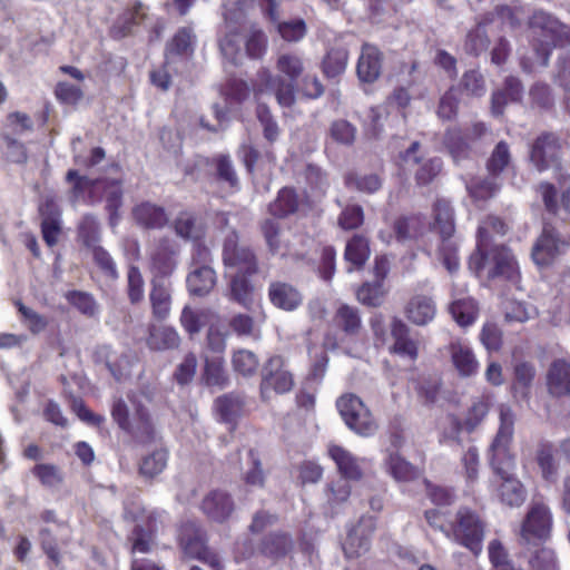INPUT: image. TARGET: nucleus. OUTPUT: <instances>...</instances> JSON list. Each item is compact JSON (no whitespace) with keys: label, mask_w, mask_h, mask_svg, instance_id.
<instances>
[{"label":"nucleus","mask_w":570,"mask_h":570,"mask_svg":"<svg viewBox=\"0 0 570 570\" xmlns=\"http://www.w3.org/2000/svg\"><path fill=\"white\" fill-rule=\"evenodd\" d=\"M149 299L153 308V315L156 318L165 320L169 315L171 306V289L169 285L154 281Z\"/></svg>","instance_id":"c756f323"},{"label":"nucleus","mask_w":570,"mask_h":570,"mask_svg":"<svg viewBox=\"0 0 570 570\" xmlns=\"http://www.w3.org/2000/svg\"><path fill=\"white\" fill-rule=\"evenodd\" d=\"M387 472L396 481H411L419 475V470L397 453H390L385 460Z\"/></svg>","instance_id":"e433bc0d"},{"label":"nucleus","mask_w":570,"mask_h":570,"mask_svg":"<svg viewBox=\"0 0 570 570\" xmlns=\"http://www.w3.org/2000/svg\"><path fill=\"white\" fill-rule=\"evenodd\" d=\"M451 363L459 376L471 377L479 371V362L469 345L461 340H453L448 346Z\"/></svg>","instance_id":"4468645a"},{"label":"nucleus","mask_w":570,"mask_h":570,"mask_svg":"<svg viewBox=\"0 0 570 570\" xmlns=\"http://www.w3.org/2000/svg\"><path fill=\"white\" fill-rule=\"evenodd\" d=\"M266 45L267 39L265 33L255 26H252L247 30L245 41L246 53L252 58H261L266 50Z\"/></svg>","instance_id":"bf43d9fd"},{"label":"nucleus","mask_w":570,"mask_h":570,"mask_svg":"<svg viewBox=\"0 0 570 570\" xmlns=\"http://www.w3.org/2000/svg\"><path fill=\"white\" fill-rule=\"evenodd\" d=\"M419 149L420 144L417 141H413L403 154L402 159L406 167L419 165V168L415 171L416 183L419 185H428L440 173L441 160L439 158H432L421 161V158L417 155Z\"/></svg>","instance_id":"dca6fc26"},{"label":"nucleus","mask_w":570,"mask_h":570,"mask_svg":"<svg viewBox=\"0 0 570 570\" xmlns=\"http://www.w3.org/2000/svg\"><path fill=\"white\" fill-rule=\"evenodd\" d=\"M515 415L507 404L499 406V429L489 448L490 464L500 479L498 497L509 507L521 505L527 497L524 485L511 473L514 468V455L511 444L514 434Z\"/></svg>","instance_id":"f257e3e1"},{"label":"nucleus","mask_w":570,"mask_h":570,"mask_svg":"<svg viewBox=\"0 0 570 570\" xmlns=\"http://www.w3.org/2000/svg\"><path fill=\"white\" fill-rule=\"evenodd\" d=\"M334 321L348 335L356 334L361 328V318L357 309L348 305H342L337 308Z\"/></svg>","instance_id":"49530a36"},{"label":"nucleus","mask_w":570,"mask_h":570,"mask_svg":"<svg viewBox=\"0 0 570 570\" xmlns=\"http://www.w3.org/2000/svg\"><path fill=\"white\" fill-rule=\"evenodd\" d=\"M305 179L315 196H322L328 188L326 174L316 165H307L305 168Z\"/></svg>","instance_id":"052dcab7"},{"label":"nucleus","mask_w":570,"mask_h":570,"mask_svg":"<svg viewBox=\"0 0 570 570\" xmlns=\"http://www.w3.org/2000/svg\"><path fill=\"white\" fill-rule=\"evenodd\" d=\"M432 230L440 236L439 257L450 273L459 269L458 244L453 238L455 233L454 215L450 203L438 199L433 205Z\"/></svg>","instance_id":"20e7f679"},{"label":"nucleus","mask_w":570,"mask_h":570,"mask_svg":"<svg viewBox=\"0 0 570 570\" xmlns=\"http://www.w3.org/2000/svg\"><path fill=\"white\" fill-rule=\"evenodd\" d=\"M277 31L285 41L296 42L304 38L307 28L305 21L297 18L277 22Z\"/></svg>","instance_id":"6e6d98bb"},{"label":"nucleus","mask_w":570,"mask_h":570,"mask_svg":"<svg viewBox=\"0 0 570 570\" xmlns=\"http://www.w3.org/2000/svg\"><path fill=\"white\" fill-rule=\"evenodd\" d=\"M552 525L549 507L542 502H532L522 523L521 534H550Z\"/></svg>","instance_id":"f3484780"},{"label":"nucleus","mask_w":570,"mask_h":570,"mask_svg":"<svg viewBox=\"0 0 570 570\" xmlns=\"http://www.w3.org/2000/svg\"><path fill=\"white\" fill-rule=\"evenodd\" d=\"M345 185L363 193H375L382 186L381 178L375 174L358 176L356 174H347L345 176Z\"/></svg>","instance_id":"3c124183"},{"label":"nucleus","mask_w":570,"mask_h":570,"mask_svg":"<svg viewBox=\"0 0 570 570\" xmlns=\"http://www.w3.org/2000/svg\"><path fill=\"white\" fill-rule=\"evenodd\" d=\"M135 413L129 416V411L122 400H116L112 404L111 415L120 429L131 435L137 442L147 443L155 438V428L148 410L139 396L130 397Z\"/></svg>","instance_id":"39448f33"},{"label":"nucleus","mask_w":570,"mask_h":570,"mask_svg":"<svg viewBox=\"0 0 570 570\" xmlns=\"http://www.w3.org/2000/svg\"><path fill=\"white\" fill-rule=\"evenodd\" d=\"M100 189L104 190L106 208L110 214V220L112 222L117 215L118 209L122 205V190L120 181L112 180H100Z\"/></svg>","instance_id":"c03bdc74"},{"label":"nucleus","mask_w":570,"mask_h":570,"mask_svg":"<svg viewBox=\"0 0 570 570\" xmlns=\"http://www.w3.org/2000/svg\"><path fill=\"white\" fill-rule=\"evenodd\" d=\"M562 154V142L554 134L540 135L531 146L530 161L540 173L550 168H559Z\"/></svg>","instance_id":"6e6552de"},{"label":"nucleus","mask_w":570,"mask_h":570,"mask_svg":"<svg viewBox=\"0 0 570 570\" xmlns=\"http://www.w3.org/2000/svg\"><path fill=\"white\" fill-rule=\"evenodd\" d=\"M272 304L284 311H294L303 302V296L293 285L284 282H273L268 287Z\"/></svg>","instance_id":"aec40b11"},{"label":"nucleus","mask_w":570,"mask_h":570,"mask_svg":"<svg viewBox=\"0 0 570 570\" xmlns=\"http://www.w3.org/2000/svg\"><path fill=\"white\" fill-rule=\"evenodd\" d=\"M331 458L337 465L342 479L344 480H360L363 475L362 469L356 458H354L347 450L340 445H331L328 448Z\"/></svg>","instance_id":"bb28decb"},{"label":"nucleus","mask_w":570,"mask_h":570,"mask_svg":"<svg viewBox=\"0 0 570 570\" xmlns=\"http://www.w3.org/2000/svg\"><path fill=\"white\" fill-rule=\"evenodd\" d=\"M147 345L154 351H167L177 348L180 344L178 332L171 326H150Z\"/></svg>","instance_id":"cd10ccee"},{"label":"nucleus","mask_w":570,"mask_h":570,"mask_svg":"<svg viewBox=\"0 0 570 570\" xmlns=\"http://www.w3.org/2000/svg\"><path fill=\"white\" fill-rule=\"evenodd\" d=\"M491 401L489 396L475 399L469 407L463 425L466 431H473L487 416Z\"/></svg>","instance_id":"a18cd8bd"},{"label":"nucleus","mask_w":570,"mask_h":570,"mask_svg":"<svg viewBox=\"0 0 570 570\" xmlns=\"http://www.w3.org/2000/svg\"><path fill=\"white\" fill-rule=\"evenodd\" d=\"M194 35L189 28H180L166 47V65L176 56H187L193 52Z\"/></svg>","instance_id":"f704fd0d"},{"label":"nucleus","mask_w":570,"mask_h":570,"mask_svg":"<svg viewBox=\"0 0 570 570\" xmlns=\"http://www.w3.org/2000/svg\"><path fill=\"white\" fill-rule=\"evenodd\" d=\"M529 28L539 37V45H534L532 56L520 58V66L528 73L534 71L538 66L548 65L552 48L570 45V27L543 10L533 12L529 19Z\"/></svg>","instance_id":"7ed1b4c3"},{"label":"nucleus","mask_w":570,"mask_h":570,"mask_svg":"<svg viewBox=\"0 0 570 570\" xmlns=\"http://www.w3.org/2000/svg\"><path fill=\"white\" fill-rule=\"evenodd\" d=\"M454 534H484L489 531L484 518L475 510L460 508L451 523Z\"/></svg>","instance_id":"6ab92c4d"},{"label":"nucleus","mask_w":570,"mask_h":570,"mask_svg":"<svg viewBox=\"0 0 570 570\" xmlns=\"http://www.w3.org/2000/svg\"><path fill=\"white\" fill-rule=\"evenodd\" d=\"M391 334L394 340L391 351L414 361L417 357V344L409 336L406 324L394 318L391 324Z\"/></svg>","instance_id":"5701e85b"},{"label":"nucleus","mask_w":570,"mask_h":570,"mask_svg":"<svg viewBox=\"0 0 570 570\" xmlns=\"http://www.w3.org/2000/svg\"><path fill=\"white\" fill-rule=\"evenodd\" d=\"M550 395L561 397L570 394V364L562 360L554 361L547 374Z\"/></svg>","instance_id":"4be33fe9"},{"label":"nucleus","mask_w":570,"mask_h":570,"mask_svg":"<svg viewBox=\"0 0 570 570\" xmlns=\"http://www.w3.org/2000/svg\"><path fill=\"white\" fill-rule=\"evenodd\" d=\"M235 501L233 497L223 490H213L207 493L200 504L204 514L214 522L223 523L227 521L235 511Z\"/></svg>","instance_id":"ddd939ff"},{"label":"nucleus","mask_w":570,"mask_h":570,"mask_svg":"<svg viewBox=\"0 0 570 570\" xmlns=\"http://www.w3.org/2000/svg\"><path fill=\"white\" fill-rule=\"evenodd\" d=\"M293 386V375L289 371L284 368L283 358L281 356L271 357L262 371V397L269 400L271 391L283 394L289 392Z\"/></svg>","instance_id":"1a4fd4ad"},{"label":"nucleus","mask_w":570,"mask_h":570,"mask_svg":"<svg viewBox=\"0 0 570 570\" xmlns=\"http://www.w3.org/2000/svg\"><path fill=\"white\" fill-rule=\"evenodd\" d=\"M223 261L229 274H248L257 272V259L245 245H239L238 235L232 230L223 245Z\"/></svg>","instance_id":"0eeeda50"},{"label":"nucleus","mask_w":570,"mask_h":570,"mask_svg":"<svg viewBox=\"0 0 570 570\" xmlns=\"http://www.w3.org/2000/svg\"><path fill=\"white\" fill-rule=\"evenodd\" d=\"M79 238L90 249L99 245V224L94 216H85L80 222Z\"/></svg>","instance_id":"4d7b16f0"},{"label":"nucleus","mask_w":570,"mask_h":570,"mask_svg":"<svg viewBox=\"0 0 570 570\" xmlns=\"http://www.w3.org/2000/svg\"><path fill=\"white\" fill-rule=\"evenodd\" d=\"M338 412L346 425L357 434L368 436L375 433L377 424L370 410L355 394H344L337 402Z\"/></svg>","instance_id":"423d86ee"},{"label":"nucleus","mask_w":570,"mask_h":570,"mask_svg":"<svg viewBox=\"0 0 570 570\" xmlns=\"http://www.w3.org/2000/svg\"><path fill=\"white\" fill-rule=\"evenodd\" d=\"M243 399L238 395L227 394L216 400L215 406L225 422H230L238 416L243 410Z\"/></svg>","instance_id":"de8ad7c7"},{"label":"nucleus","mask_w":570,"mask_h":570,"mask_svg":"<svg viewBox=\"0 0 570 570\" xmlns=\"http://www.w3.org/2000/svg\"><path fill=\"white\" fill-rule=\"evenodd\" d=\"M523 94L521 81L514 77H508L504 82V89L492 95V112L500 116L508 101H519Z\"/></svg>","instance_id":"7c9ffc66"},{"label":"nucleus","mask_w":570,"mask_h":570,"mask_svg":"<svg viewBox=\"0 0 570 570\" xmlns=\"http://www.w3.org/2000/svg\"><path fill=\"white\" fill-rule=\"evenodd\" d=\"M371 255L368 239L363 235H354L346 244L344 257L353 266L360 268Z\"/></svg>","instance_id":"72a5a7b5"},{"label":"nucleus","mask_w":570,"mask_h":570,"mask_svg":"<svg viewBox=\"0 0 570 570\" xmlns=\"http://www.w3.org/2000/svg\"><path fill=\"white\" fill-rule=\"evenodd\" d=\"M207 537H181L180 547L184 557L189 560H198L212 570H224L225 567L219 554L207 543Z\"/></svg>","instance_id":"9b49d317"},{"label":"nucleus","mask_w":570,"mask_h":570,"mask_svg":"<svg viewBox=\"0 0 570 570\" xmlns=\"http://www.w3.org/2000/svg\"><path fill=\"white\" fill-rule=\"evenodd\" d=\"M298 197L291 188L279 190L277 198L269 205V213L276 217H285L296 212Z\"/></svg>","instance_id":"a19ab883"},{"label":"nucleus","mask_w":570,"mask_h":570,"mask_svg":"<svg viewBox=\"0 0 570 570\" xmlns=\"http://www.w3.org/2000/svg\"><path fill=\"white\" fill-rule=\"evenodd\" d=\"M405 313L412 323L422 326L434 318L436 306L431 297L425 295H415L407 303Z\"/></svg>","instance_id":"393cba45"},{"label":"nucleus","mask_w":570,"mask_h":570,"mask_svg":"<svg viewBox=\"0 0 570 570\" xmlns=\"http://www.w3.org/2000/svg\"><path fill=\"white\" fill-rule=\"evenodd\" d=\"M32 473L45 487H58L63 481L61 470L53 464H37Z\"/></svg>","instance_id":"0e129e2a"},{"label":"nucleus","mask_w":570,"mask_h":570,"mask_svg":"<svg viewBox=\"0 0 570 570\" xmlns=\"http://www.w3.org/2000/svg\"><path fill=\"white\" fill-rule=\"evenodd\" d=\"M484 19L489 26L514 29L521 24V11L508 6H498L493 11L487 13Z\"/></svg>","instance_id":"c9c22d12"},{"label":"nucleus","mask_w":570,"mask_h":570,"mask_svg":"<svg viewBox=\"0 0 570 570\" xmlns=\"http://www.w3.org/2000/svg\"><path fill=\"white\" fill-rule=\"evenodd\" d=\"M364 222V212L357 204L346 205L341 212L337 224L344 230L358 228Z\"/></svg>","instance_id":"864d4df0"},{"label":"nucleus","mask_w":570,"mask_h":570,"mask_svg":"<svg viewBox=\"0 0 570 570\" xmlns=\"http://www.w3.org/2000/svg\"><path fill=\"white\" fill-rule=\"evenodd\" d=\"M226 26L224 37L219 40V48L223 56L233 63H237L242 58V45L244 37L239 32V28L229 21L226 13Z\"/></svg>","instance_id":"b1692460"},{"label":"nucleus","mask_w":570,"mask_h":570,"mask_svg":"<svg viewBox=\"0 0 570 570\" xmlns=\"http://www.w3.org/2000/svg\"><path fill=\"white\" fill-rule=\"evenodd\" d=\"M233 366L238 373L248 376L256 372L258 360L253 352L239 350L233 356Z\"/></svg>","instance_id":"69168bd1"},{"label":"nucleus","mask_w":570,"mask_h":570,"mask_svg":"<svg viewBox=\"0 0 570 570\" xmlns=\"http://www.w3.org/2000/svg\"><path fill=\"white\" fill-rule=\"evenodd\" d=\"M207 345L214 352H223L226 346L228 331L224 321L215 313L208 322Z\"/></svg>","instance_id":"37998d69"},{"label":"nucleus","mask_w":570,"mask_h":570,"mask_svg":"<svg viewBox=\"0 0 570 570\" xmlns=\"http://www.w3.org/2000/svg\"><path fill=\"white\" fill-rule=\"evenodd\" d=\"M257 94L272 92L281 107H292L295 102V86L279 76H273L268 70L258 72Z\"/></svg>","instance_id":"f8f14e48"},{"label":"nucleus","mask_w":570,"mask_h":570,"mask_svg":"<svg viewBox=\"0 0 570 570\" xmlns=\"http://www.w3.org/2000/svg\"><path fill=\"white\" fill-rule=\"evenodd\" d=\"M288 537H265L261 543V552L269 558L279 559L289 551Z\"/></svg>","instance_id":"13d9d810"},{"label":"nucleus","mask_w":570,"mask_h":570,"mask_svg":"<svg viewBox=\"0 0 570 570\" xmlns=\"http://www.w3.org/2000/svg\"><path fill=\"white\" fill-rule=\"evenodd\" d=\"M215 312L209 308L194 311L189 306H185L180 315V325L190 335L198 334L202 327L214 317Z\"/></svg>","instance_id":"473e14b6"},{"label":"nucleus","mask_w":570,"mask_h":570,"mask_svg":"<svg viewBox=\"0 0 570 570\" xmlns=\"http://www.w3.org/2000/svg\"><path fill=\"white\" fill-rule=\"evenodd\" d=\"M175 232L178 236L197 240L204 235L203 225L190 213H181L175 220Z\"/></svg>","instance_id":"79ce46f5"},{"label":"nucleus","mask_w":570,"mask_h":570,"mask_svg":"<svg viewBox=\"0 0 570 570\" xmlns=\"http://www.w3.org/2000/svg\"><path fill=\"white\" fill-rule=\"evenodd\" d=\"M508 225L499 217H487L478 229L476 250L469 261L470 269L488 278L503 277L510 282L519 281V268L511 252L495 244L497 236H503Z\"/></svg>","instance_id":"f03ea898"},{"label":"nucleus","mask_w":570,"mask_h":570,"mask_svg":"<svg viewBox=\"0 0 570 570\" xmlns=\"http://www.w3.org/2000/svg\"><path fill=\"white\" fill-rule=\"evenodd\" d=\"M205 380L212 386H223L226 383L227 374L222 357L217 356L206 360Z\"/></svg>","instance_id":"680f3d73"},{"label":"nucleus","mask_w":570,"mask_h":570,"mask_svg":"<svg viewBox=\"0 0 570 570\" xmlns=\"http://www.w3.org/2000/svg\"><path fill=\"white\" fill-rule=\"evenodd\" d=\"M535 460L541 470L542 478L547 481L556 479L558 465L554 460L553 445L542 442L538 445Z\"/></svg>","instance_id":"58836bf2"},{"label":"nucleus","mask_w":570,"mask_h":570,"mask_svg":"<svg viewBox=\"0 0 570 570\" xmlns=\"http://www.w3.org/2000/svg\"><path fill=\"white\" fill-rule=\"evenodd\" d=\"M470 195L476 200H484L494 196L500 185L495 178L472 181L466 185Z\"/></svg>","instance_id":"338daca9"},{"label":"nucleus","mask_w":570,"mask_h":570,"mask_svg":"<svg viewBox=\"0 0 570 570\" xmlns=\"http://www.w3.org/2000/svg\"><path fill=\"white\" fill-rule=\"evenodd\" d=\"M531 570H559L553 550L541 548L529 560Z\"/></svg>","instance_id":"774afa93"},{"label":"nucleus","mask_w":570,"mask_h":570,"mask_svg":"<svg viewBox=\"0 0 570 570\" xmlns=\"http://www.w3.org/2000/svg\"><path fill=\"white\" fill-rule=\"evenodd\" d=\"M132 217L137 225L148 229L163 228L169 219L163 207L149 202L135 206Z\"/></svg>","instance_id":"412c9836"},{"label":"nucleus","mask_w":570,"mask_h":570,"mask_svg":"<svg viewBox=\"0 0 570 570\" xmlns=\"http://www.w3.org/2000/svg\"><path fill=\"white\" fill-rule=\"evenodd\" d=\"M66 298L73 307L87 316H95L98 313V304L89 293L71 291L66 294Z\"/></svg>","instance_id":"603ef678"},{"label":"nucleus","mask_w":570,"mask_h":570,"mask_svg":"<svg viewBox=\"0 0 570 570\" xmlns=\"http://www.w3.org/2000/svg\"><path fill=\"white\" fill-rule=\"evenodd\" d=\"M560 240L554 228L544 224L542 233L532 248V259L541 267L550 265L560 253Z\"/></svg>","instance_id":"2eb2a0df"},{"label":"nucleus","mask_w":570,"mask_h":570,"mask_svg":"<svg viewBox=\"0 0 570 570\" xmlns=\"http://www.w3.org/2000/svg\"><path fill=\"white\" fill-rule=\"evenodd\" d=\"M216 284V273L208 265L196 266L187 276V287L191 295L205 296Z\"/></svg>","instance_id":"a878e982"},{"label":"nucleus","mask_w":570,"mask_h":570,"mask_svg":"<svg viewBox=\"0 0 570 570\" xmlns=\"http://www.w3.org/2000/svg\"><path fill=\"white\" fill-rule=\"evenodd\" d=\"M167 459L165 450H157L141 460L139 471L146 478H154L164 471Z\"/></svg>","instance_id":"8fccbe9b"},{"label":"nucleus","mask_w":570,"mask_h":570,"mask_svg":"<svg viewBox=\"0 0 570 570\" xmlns=\"http://www.w3.org/2000/svg\"><path fill=\"white\" fill-rule=\"evenodd\" d=\"M39 210L43 217L41 223L43 239L49 246H53L60 234L57 206L52 199H47L40 205Z\"/></svg>","instance_id":"c85d7f7f"},{"label":"nucleus","mask_w":570,"mask_h":570,"mask_svg":"<svg viewBox=\"0 0 570 570\" xmlns=\"http://www.w3.org/2000/svg\"><path fill=\"white\" fill-rule=\"evenodd\" d=\"M347 60L348 52L345 48H333L323 60V72L328 78H335L345 71Z\"/></svg>","instance_id":"ea45409f"},{"label":"nucleus","mask_w":570,"mask_h":570,"mask_svg":"<svg viewBox=\"0 0 570 570\" xmlns=\"http://www.w3.org/2000/svg\"><path fill=\"white\" fill-rule=\"evenodd\" d=\"M178 247L173 239L159 238L150 250V267L156 277L170 276L177 266Z\"/></svg>","instance_id":"9d476101"},{"label":"nucleus","mask_w":570,"mask_h":570,"mask_svg":"<svg viewBox=\"0 0 570 570\" xmlns=\"http://www.w3.org/2000/svg\"><path fill=\"white\" fill-rule=\"evenodd\" d=\"M489 23L483 18L476 26V28L471 31L465 41V49L473 53L479 55L480 52L488 49L490 40L487 33V27Z\"/></svg>","instance_id":"09e8293b"},{"label":"nucleus","mask_w":570,"mask_h":570,"mask_svg":"<svg viewBox=\"0 0 570 570\" xmlns=\"http://www.w3.org/2000/svg\"><path fill=\"white\" fill-rule=\"evenodd\" d=\"M330 136L338 144L352 145L356 137V128L344 119L331 124Z\"/></svg>","instance_id":"e2e57ef3"},{"label":"nucleus","mask_w":570,"mask_h":570,"mask_svg":"<svg viewBox=\"0 0 570 570\" xmlns=\"http://www.w3.org/2000/svg\"><path fill=\"white\" fill-rule=\"evenodd\" d=\"M277 70L287 76L291 81H295L304 71L302 59L293 53H283L276 62Z\"/></svg>","instance_id":"5fc2aeb1"},{"label":"nucleus","mask_w":570,"mask_h":570,"mask_svg":"<svg viewBox=\"0 0 570 570\" xmlns=\"http://www.w3.org/2000/svg\"><path fill=\"white\" fill-rule=\"evenodd\" d=\"M383 55L377 47L364 43L356 66L358 79L363 82L375 81L382 70Z\"/></svg>","instance_id":"a211bd4d"},{"label":"nucleus","mask_w":570,"mask_h":570,"mask_svg":"<svg viewBox=\"0 0 570 570\" xmlns=\"http://www.w3.org/2000/svg\"><path fill=\"white\" fill-rule=\"evenodd\" d=\"M450 313L460 326L465 327L474 323L479 314V307L472 297H461L453 299L450 305Z\"/></svg>","instance_id":"2f4dec72"},{"label":"nucleus","mask_w":570,"mask_h":570,"mask_svg":"<svg viewBox=\"0 0 570 570\" xmlns=\"http://www.w3.org/2000/svg\"><path fill=\"white\" fill-rule=\"evenodd\" d=\"M262 230L269 250L273 254H281L283 256L288 254V245L283 239V234L278 222L274 219H266L262 225Z\"/></svg>","instance_id":"4c0bfd02"}]
</instances>
